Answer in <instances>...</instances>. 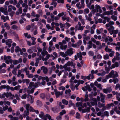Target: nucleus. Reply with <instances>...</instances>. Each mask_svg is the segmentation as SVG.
<instances>
[{
    "mask_svg": "<svg viewBox=\"0 0 120 120\" xmlns=\"http://www.w3.org/2000/svg\"><path fill=\"white\" fill-rule=\"evenodd\" d=\"M77 55L78 57L79 58L80 60H81L82 58V53L81 52L77 53Z\"/></svg>",
    "mask_w": 120,
    "mask_h": 120,
    "instance_id": "24",
    "label": "nucleus"
},
{
    "mask_svg": "<svg viewBox=\"0 0 120 120\" xmlns=\"http://www.w3.org/2000/svg\"><path fill=\"white\" fill-rule=\"evenodd\" d=\"M104 58L105 59H107L109 58V56L108 54H106L104 56Z\"/></svg>",
    "mask_w": 120,
    "mask_h": 120,
    "instance_id": "59",
    "label": "nucleus"
},
{
    "mask_svg": "<svg viewBox=\"0 0 120 120\" xmlns=\"http://www.w3.org/2000/svg\"><path fill=\"white\" fill-rule=\"evenodd\" d=\"M85 87L89 91H91L92 89L90 88L89 85H88L85 86Z\"/></svg>",
    "mask_w": 120,
    "mask_h": 120,
    "instance_id": "40",
    "label": "nucleus"
},
{
    "mask_svg": "<svg viewBox=\"0 0 120 120\" xmlns=\"http://www.w3.org/2000/svg\"><path fill=\"white\" fill-rule=\"evenodd\" d=\"M59 53L61 56L64 57H65L67 56V54L63 52H60Z\"/></svg>",
    "mask_w": 120,
    "mask_h": 120,
    "instance_id": "27",
    "label": "nucleus"
},
{
    "mask_svg": "<svg viewBox=\"0 0 120 120\" xmlns=\"http://www.w3.org/2000/svg\"><path fill=\"white\" fill-rule=\"evenodd\" d=\"M0 11L1 12H3L5 15H8V13L7 8L1 7L0 8Z\"/></svg>",
    "mask_w": 120,
    "mask_h": 120,
    "instance_id": "6",
    "label": "nucleus"
},
{
    "mask_svg": "<svg viewBox=\"0 0 120 120\" xmlns=\"http://www.w3.org/2000/svg\"><path fill=\"white\" fill-rule=\"evenodd\" d=\"M87 44L89 45L88 46V49H89L92 47L93 43L91 41H89L87 43Z\"/></svg>",
    "mask_w": 120,
    "mask_h": 120,
    "instance_id": "19",
    "label": "nucleus"
},
{
    "mask_svg": "<svg viewBox=\"0 0 120 120\" xmlns=\"http://www.w3.org/2000/svg\"><path fill=\"white\" fill-rule=\"evenodd\" d=\"M100 98L101 102L104 103L105 102V95H104L102 93H100Z\"/></svg>",
    "mask_w": 120,
    "mask_h": 120,
    "instance_id": "14",
    "label": "nucleus"
},
{
    "mask_svg": "<svg viewBox=\"0 0 120 120\" xmlns=\"http://www.w3.org/2000/svg\"><path fill=\"white\" fill-rule=\"evenodd\" d=\"M91 101L90 103L92 105L94 106L96 105L97 103V101L96 99L95 98H93L90 99Z\"/></svg>",
    "mask_w": 120,
    "mask_h": 120,
    "instance_id": "4",
    "label": "nucleus"
},
{
    "mask_svg": "<svg viewBox=\"0 0 120 120\" xmlns=\"http://www.w3.org/2000/svg\"><path fill=\"white\" fill-rule=\"evenodd\" d=\"M95 8L97 10V12L98 11L100 13H101L102 12V11L101 9V7L100 6L96 4L95 5Z\"/></svg>",
    "mask_w": 120,
    "mask_h": 120,
    "instance_id": "12",
    "label": "nucleus"
},
{
    "mask_svg": "<svg viewBox=\"0 0 120 120\" xmlns=\"http://www.w3.org/2000/svg\"><path fill=\"white\" fill-rule=\"evenodd\" d=\"M22 82L23 83H26L28 85L30 82V80L28 79H23L22 80Z\"/></svg>",
    "mask_w": 120,
    "mask_h": 120,
    "instance_id": "22",
    "label": "nucleus"
},
{
    "mask_svg": "<svg viewBox=\"0 0 120 120\" xmlns=\"http://www.w3.org/2000/svg\"><path fill=\"white\" fill-rule=\"evenodd\" d=\"M62 103L64 104L67 105L68 104V101L66 100L65 99H63L62 101Z\"/></svg>",
    "mask_w": 120,
    "mask_h": 120,
    "instance_id": "41",
    "label": "nucleus"
},
{
    "mask_svg": "<svg viewBox=\"0 0 120 120\" xmlns=\"http://www.w3.org/2000/svg\"><path fill=\"white\" fill-rule=\"evenodd\" d=\"M47 54H48V52L46 51H45L44 52H41V54L43 56L42 57H43Z\"/></svg>",
    "mask_w": 120,
    "mask_h": 120,
    "instance_id": "51",
    "label": "nucleus"
},
{
    "mask_svg": "<svg viewBox=\"0 0 120 120\" xmlns=\"http://www.w3.org/2000/svg\"><path fill=\"white\" fill-rule=\"evenodd\" d=\"M67 47V45H65L64 46H63V45L60 46V48L62 50H65L66 49Z\"/></svg>",
    "mask_w": 120,
    "mask_h": 120,
    "instance_id": "43",
    "label": "nucleus"
},
{
    "mask_svg": "<svg viewBox=\"0 0 120 120\" xmlns=\"http://www.w3.org/2000/svg\"><path fill=\"white\" fill-rule=\"evenodd\" d=\"M29 114V110H26V111H25L24 112L23 116L25 117L26 116L28 115Z\"/></svg>",
    "mask_w": 120,
    "mask_h": 120,
    "instance_id": "32",
    "label": "nucleus"
},
{
    "mask_svg": "<svg viewBox=\"0 0 120 120\" xmlns=\"http://www.w3.org/2000/svg\"><path fill=\"white\" fill-rule=\"evenodd\" d=\"M57 0H53L51 5H54V7H55L57 4V3L55 2Z\"/></svg>",
    "mask_w": 120,
    "mask_h": 120,
    "instance_id": "34",
    "label": "nucleus"
},
{
    "mask_svg": "<svg viewBox=\"0 0 120 120\" xmlns=\"http://www.w3.org/2000/svg\"><path fill=\"white\" fill-rule=\"evenodd\" d=\"M4 94H5V96L7 98L9 96H11L12 95L11 93L8 92H7L6 93H4Z\"/></svg>",
    "mask_w": 120,
    "mask_h": 120,
    "instance_id": "45",
    "label": "nucleus"
},
{
    "mask_svg": "<svg viewBox=\"0 0 120 120\" xmlns=\"http://www.w3.org/2000/svg\"><path fill=\"white\" fill-rule=\"evenodd\" d=\"M63 68L66 71H70V68L67 67V66L66 65H64L63 66Z\"/></svg>",
    "mask_w": 120,
    "mask_h": 120,
    "instance_id": "29",
    "label": "nucleus"
},
{
    "mask_svg": "<svg viewBox=\"0 0 120 120\" xmlns=\"http://www.w3.org/2000/svg\"><path fill=\"white\" fill-rule=\"evenodd\" d=\"M28 69L27 68H25L24 70L26 73V75L27 76L29 74V72L27 70Z\"/></svg>",
    "mask_w": 120,
    "mask_h": 120,
    "instance_id": "36",
    "label": "nucleus"
},
{
    "mask_svg": "<svg viewBox=\"0 0 120 120\" xmlns=\"http://www.w3.org/2000/svg\"><path fill=\"white\" fill-rule=\"evenodd\" d=\"M103 92L105 93H110L112 91V89L111 88H108L106 89H104L102 90Z\"/></svg>",
    "mask_w": 120,
    "mask_h": 120,
    "instance_id": "10",
    "label": "nucleus"
},
{
    "mask_svg": "<svg viewBox=\"0 0 120 120\" xmlns=\"http://www.w3.org/2000/svg\"><path fill=\"white\" fill-rule=\"evenodd\" d=\"M114 73V71L112 70L111 72L109 73L108 75H107L106 77V79H108L109 78H111L112 77L113 78V75Z\"/></svg>",
    "mask_w": 120,
    "mask_h": 120,
    "instance_id": "11",
    "label": "nucleus"
},
{
    "mask_svg": "<svg viewBox=\"0 0 120 120\" xmlns=\"http://www.w3.org/2000/svg\"><path fill=\"white\" fill-rule=\"evenodd\" d=\"M82 102H78L76 103V106L77 107L79 106H81L82 105Z\"/></svg>",
    "mask_w": 120,
    "mask_h": 120,
    "instance_id": "47",
    "label": "nucleus"
},
{
    "mask_svg": "<svg viewBox=\"0 0 120 120\" xmlns=\"http://www.w3.org/2000/svg\"><path fill=\"white\" fill-rule=\"evenodd\" d=\"M20 87L21 86L20 85H18L17 86L14 87L15 90H19L20 89Z\"/></svg>",
    "mask_w": 120,
    "mask_h": 120,
    "instance_id": "63",
    "label": "nucleus"
},
{
    "mask_svg": "<svg viewBox=\"0 0 120 120\" xmlns=\"http://www.w3.org/2000/svg\"><path fill=\"white\" fill-rule=\"evenodd\" d=\"M23 69H21V70H18V73L17 74V76L18 77H20V75L21 74V73L22 72V70Z\"/></svg>",
    "mask_w": 120,
    "mask_h": 120,
    "instance_id": "38",
    "label": "nucleus"
},
{
    "mask_svg": "<svg viewBox=\"0 0 120 120\" xmlns=\"http://www.w3.org/2000/svg\"><path fill=\"white\" fill-rule=\"evenodd\" d=\"M15 48V52L17 53L19 51H21V49L19 47L16 46V47Z\"/></svg>",
    "mask_w": 120,
    "mask_h": 120,
    "instance_id": "37",
    "label": "nucleus"
},
{
    "mask_svg": "<svg viewBox=\"0 0 120 120\" xmlns=\"http://www.w3.org/2000/svg\"><path fill=\"white\" fill-rule=\"evenodd\" d=\"M41 69L43 70V72L45 74H46L47 72V69L45 67H42Z\"/></svg>",
    "mask_w": 120,
    "mask_h": 120,
    "instance_id": "30",
    "label": "nucleus"
},
{
    "mask_svg": "<svg viewBox=\"0 0 120 120\" xmlns=\"http://www.w3.org/2000/svg\"><path fill=\"white\" fill-rule=\"evenodd\" d=\"M106 14L107 15H109V14H111L112 15H113V11L112 10H111L110 11H108L106 12Z\"/></svg>",
    "mask_w": 120,
    "mask_h": 120,
    "instance_id": "28",
    "label": "nucleus"
},
{
    "mask_svg": "<svg viewBox=\"0 0 120 120\" xmlns=\"http://www.w3.org/2000/svg\"><path fill=\"white\" fill-rule=\"evenodd\" d=\"M78 25H76L75 27L76 30H82L84 28L83 26H81V24L79 22H78Z\"/></svg>",
    "mask_w": 120,
    "mask_h": 120,
    "instance_id": "3",
    "label": "nucleus"
},
{
    "mask_svg": "<svg viewBox=\"0 0 120 120\" xmlns=\"http://www.w3.org/2000/svg\"><path fill=\"white\" fill-rule=\"evenodd\" d=\"M35 17H36L34 19L35 21H38L39 20V18L40 17V15L38 14H37L35 15Z\"/></svg>",
    "mask_w": 120,
    "mask_h": 120,
    "instance_id": "33",
    "label": "nucleus"
},
{
    "mask_svg": "<svg viewBox=\"0 0 120 120\" xmlns=\"http://www.w3.org/2000/svg\"><path fill=\"white\" fill-rule=\"evenodd\" d=\"M88 95L87 94L85 95L84 101L85 102L87 101H89Z\"/></svg>",
    "mask_w": 120,
    "mask_h": 120,
    "instance_id": "31",
    "label": "nucleus"
},
{
    "mask_svg": "<svg viewBox=\"0 0 120 120\" xmlns=\"http://www.w3.org/2000/svg\"><path fill=\"white\" fill-rule=\"evenodd\" d=\"M39 117L41 118L43 120H47L48 118L49 120H50L51 116L49 114H47L45 115L44 112L42 111L40 112V113L39 115Z\"/></svg>",
    "mask_w": 120,
    "mask_h": 120,
    "instance_id": "2",
    "label": "nucleus"
},
{
    "mask_svg": "<svg viewBox=\"0 0 120 120\" xmlns=\"http://www.w3.org/2000/svg\"><path fill=\"white\" fill-rule=\"evenodd\" d=\"M13 63L14 65H15L19 63V62L17 60H13Z\"/></svg>",
    "mask_w": 120,
    "mask_h": 120,
    "instance_id": "53",
    "label": "nucleus"
},
{
    "mask_svg": "<svg viewBox=\"0 0 120 120\" xmlns=\"http://www.w3.org/2000/svg\"><path fill=\"white\" fill-rule=\"evenodd\" d=\"M8 12H11L12 11V5H10L8 6Z\"/></svg>",
    "mask_w": 120,
    "mask_h": 120,
    "instance_id": "61",
    "label": "nucleus"
},
{
    "mask_svg": "<svg viewBox=\"0 0 120 120\" xmlns=\"http://www.w3.org/2000/svg\"><path fill=\"white\" fill-rule=\"evenodd\" d=\"M89 9L87 8L85 9L84 11V14H88L89 13Z\"/></svg>",
    "mask_w": 120,
    "mask_h": 120,
    "instance_id": "52",
    "label": "nucleus"
},
{
    "mask_svg": "<svg viewBox=\"0 0 120 120\" xmlns=\"http://www.w3.org/2000/svg\"><path fill=\"white\" fill-rule=\"evenodd\" d=\"M4 26L6 29L8 30H9L10 29V27L7 22H5L4 24Z\"/></svg>",
    "mask_w": 120,
    "mask_h": 120,
    "instance_id": "35",
    "label": "nucleus"
},
{
    "mask_svg": "<svg viewBox=\"0 0 120 120\" xmlns=\"http://www.w3.org/2000/svg\"><path fill=\"white\" fill-rule=\"evenodd\" d=\"M74 104L72 103L71 101H69V107H71L72 106H74Z\"/></svg>",
    "mask_w": 120,
    "mask_h": 120,
    "instance_id": "56",
    "label": "nucleus"
},
{
    "mask_svg": "<svg viewBox=\"0 0 120 120\" xmlns=\"http://www.w3.org/2000/svg\"><path fill=\"white\" fill-rule=\"evenodd\" d=\"M86 35L85 34H83V38L86 40H87L90 39V37L87 36H86Z\"/></svg>",
    "mask_w": 120,
    "mask_h": 120,
    "instance_id": "25",
    "label": "nucleus"
},
{
    "mask_svg": "<svg viewBox=\"0 0 120 120\" xmlns=\"http://www.w3.org/2000/svg\"><path fill=\"white\" fill-rule=\"evenodd\" d=\"M105 50L106 52H111L112 51L111 49L108 48V46H107L105 48Z\"/></svg>",
    "mask_w": 120,
    "mask_h": 120,
    "instance_id": "44",
    "label": "nucleus"
},
{
    "mask_svg": "<svg viewBox=\"0 0 120 120\" xmlns=\"http://www.w3.org/2000/svg\"><path fill=\"white\" fill-rule=\"evenodd\" d=\"M1 19L3 20V22H5L6 21V20H9V17L8 16H7L5 17L3 15H2L1 16Z\"/></svg>",
    "mask_w": 120,
    "mask_h": 120,
    "instance_id": "17",
    "label": "nucleus"
},
{
    "mask_svg": "<svg viewBox=\"0 0 120 120\" xmlns=\"http://www.w3.org/2000/svg\"><path fill=\"white\" fill-rule=\"evenodd\" d=\"M119 66V64L117 62H116L112 65L110 67V68L111 69H112L118 67Z\"/></svg>",
    "mask_w": 120,
    "mask_h": 120,
    "instance_id": "8",
    "label": "nucleus"
},
{
    "mask_svg": "<svg viewBox=\"0 0 120 120\" xmlns=\"http://www.w3.org/2000/svg\"><path fill=\"white\" fill-rule=\"evenodd\" d=\"M111 18L113 19L114 21H115L117 19V17L115 16L114 15H112L111 17Z\"/></svg>",
    "mask_w": 120,
    "mask_h": 120,
    "instance_id": "50",
    "label": "nucleus"
},
{
    "mask_svg": "<svg viewBox=\"0 0 120 120\" xmlns=\"http://www.w3.org/2000/svg\"><path fill=\"white\" fill-rule=\"evenodd\" d=\"M104 20H106L108 22H109L110 19V18H109L107 17H104Z\"/></svg>",
    "mask_w": 120,
    "mask_h": 120,
    "instance_id": "58",
    "label": "nucleus"
},
{
    "mask_svg": "<svg viewBox=\"0 0 120 120\" xmlns=\"http://www.w3.org/2000/svg\"><path fill=\"white\" fill-rule=\"evenodd\" d=\"M90 108L89 107H87L86 109H83L82 110V112H89L90 110Z\"/></svg>",
    "mask_w": 120,
    "mask_h": 120,
    "instance_id": "23",
    "label": "nucleus"
},
{
    "mask_svg": "<svg viewBox=\"0 0 120 120\" xmlns=\"http://www.w3.org/2000/svg\"><path fill=\"white\" fill-rule=\"evenodd\" d=\"M114 74L113 75V78H114L116 77H117L118 76V74L116 72H114Z\"/></svg>",
    "mask_w": 120,
    "mask_h": 120,
    "instance_id": "55",
    "label": "nucleus"
},
{
    "mask_svg": "<svg viewBox=\"0 0 120 120\" xmlns=\"http://www.w3.org/2000/svg\"><path fill=\"white\" fill-rule=\"evenodd\" d=\"M80 4V3L79 2L77 3L76 4V6L79 9H80L81 8H83L84 7H82V5H81V4L80 6H79Z\"/></svg>",
    "mask_w": 120,
    "mask_h": 120,
    "instance_id": "39",
    "label": "nucleus"
},
{
    "mask_svg": "<svg viewBox=\"0 0 120 120\" xmlns=\"http://www.w3.org/2000/svg\"><path fill=\"white\" fill-rule=\"evenodd\" d=\"M4 60L5 61V63L7 64H9V62L8 61L7 57L6 55L4 56Z\"/></svg>",
    "mask_w": 120,
    "mask_h": 120,
    "instance_id": "46",
    "label": "nucleus"
},
{
    "mask_svg": "<svg viewBox=\"0 0 120 120\" xmlns=\"http://www.w3.org/2000/svg\"><path fill=\"white\" fill-rule=\"evenodd\" d=\"M35 87V86L34 83L33 82H30L29 83L28 88L30 89H31L27 90L28 93L29 94H30V93H33L34 91Z\"/></svg>",
    "mask_w": 120,
    "mask_h": 120,
    "instance_id": "1",
    "label": "nucleus"
},
{
    "mask_svg": "<svg viewBox=\"0 0 120 120\" xmlns=\"http://www.w3.org/2000/svg\"><path fill=\"white\" fill-rule=\"evenodd\" d=\"M104 115L108 117L109 115V112L107 111H105L104 112Z\"/></svg>",
    "mask_w": 120,
    "mask_h": 120,
    "instance_id": "60",
    "label": "nucleus"
},
{
    "mask_svg": "<svg viewBox=\"0 0 120 120\" xmlns=\"http://www.w3.org/2000/svg\"><path fill=\"white\" fill-rule=\"evenodd\" d=\"M3 103L4 105L7 104L8 105H9L10 104V103L8 101H3Z\"/></svg>",
    "mask_w": 120,
    "mask_h": 120,
    "instance_id": "64",
    "label": "nucleus"
},
{
    "mask_svg": "<svg viewBox=\"0 0 120 120\" xmlns=\"http://www.w3.org/2000/svg\"><path fill=\"white\" fill-rule=\"evenodd\" d=\"M118 30H114L113 31H112L110 34L111 35L113 34H117L118 33Z\"/></svg>",
    "mask_w": 120,
    "mask_h": 120,
    "instance_id": "49",
    "label": "nucleus"
},
{
    "mask_svg": "<svg viewBox=\"0 0 120 120\" xmlns=\"http://www.w3.org/2000/svg\"><path fill=\"white\" fill-rule=\"evenodd\" d=\"M12 42V41L11 39H9L6 40V44L9 47H10L11 46V43Z\"/></svg>",
    "mask_w": 120,
    "mask_h": 120,
    "instance_id": "13",
    "label": "nucleus"
},
{
    "mask_svg": "<svg viewBox=\"0 0 120 120\" xmlns=\"http://www.w3.org/2000/svg\"><path fill=\"white\" fill-rule=\"evenodd\" d=\"M75 64H73V62L69 61L64 65H66L67 66H69L71 65L75 66Z\"/></svg>",
    "mask_w": 120,
    "mask_h": 120,
    "instance_id": "15",
    "label": "nucleus"
},
{
    "mask_svg": "<svg viewBox=\"0 0 120 120\" xmlns=\"http://www.w3.org/2000/svg\"><path fill=\"white\" fill-rule=\"evenodd\" d=\"M105 105L104 104L102 103H101L100 102H99L98 104V107L99 108H101Z\"/></svg>",
    "mask_w": 120,
    "mask_h": 120,
    "instance_id": "26",
    "label": "nucleus"
},
{
    "mask_svg": "<svg viewBox=\"0 0 120 120\" xmlns=\"http://www.w3.org/2000/svg\"><path fill=\"white\" fill-rule=\"evenodd\" d=\"M46 55H47L46 56V57L45 58H44L43 57H42L41 59H42V60L43 61H47V60L50 57V55L48 54Z\"/></svg>",
    "mask_w": 120,
    "mask_h": 120,
    "instance_id": "21",
    "label": "nucleus"
},
{
    "mask_svg": "<svg viewBox=\"0 0 120 120\" xmlns=\"http://www.w3.org/2000/svg\"><path fill=\"white\" fill-rule=\"evenodd\" d=\"M87 6V7L89 8L90 9H94V5L92 4L91 5H90L89 6Z\"/></svg>",
    "mask_w": 120,
    "mask_h": 120,
    "instance_id": "54",
    "label": "nucleus"
},
{
    "mask_svg": "<svg viewBox=\"0 0 120 120\" xmlns=\"http://www.w3.org/2000/svg\"><path fill=\"white\" fill-rule=\"evenodd\" d=\"M118 88L119 90H120V85L119 84H117L116 85L115 89H117Z\"/></svg>",
    "mask_w": 120,
    "mask_h": 120,
    "instance_id": "62",
    "label": "nucleus"
},
{
    "mask_svg": "<svg viewBox=\"0 0 120 120\" xmlns=\"http://www.w3.org/2000/svg\"><path fill=\"white\" fill-rule=\"evenodd\" d=\"M12 28L14 30H18V26L16 25H13L12 26Z\"/></svg>",
    "mask_w": 120,
    "mask_h": 120,
    "instance_id": "48",
    "label": "nucleus"
},
{
    "mask_svg": "<svg viewBox=\"0 0 120 120\" xmlns=\"http://www.w3.org/2000/svg\"><path fill=\"white\" fill-rule=\"evenodd\" d=\"M10 86L8 85H2L0 86V90H1L3 89H5L6 88L7 90H9L10 89Z\"/></svg>",
    "mask_w": 120,
    "mask_h": 120,
    "instance_id": "9",
    "label": "nucleus"
},
{
    "mask_svg": "<svg viewBox=\"0 0 120 120\" xmlns=\"http://www.w3.org/2000/svg\"><path fill=\"white\" fill-rule=\"evenodd\" d=\"M92 16V15L91 13H90L89 14L88 16L87 15H86L85 17L86 19L89 21H91L92 20V19L91 17Z\"/></svg>",
    "mask_w": 120,
    "mask_h": 120,
    "instance_id": "7",
    "label": "nucleus"
},
{
    "mask_svg": "<svg viewBox=\"0 0 120 120\" xmlns=\"http://www.w3.org/2000/svg\"><path fill=\"white\" fill-rule=\"evenodd\" d=\"M42 56H41V55H40L39 58L37 59L36 60V62L35 63V65L36 66H37L38 65V63L39 62V60H41V59Z\"/></svg>",
    "mask_w": 120,
    "mask_h": 120,
    "instance_id": "16",
    "label": "nucleus"
},
{
    "mask_svg": "<svg viewBox=\"0 0 120 120\" xmlns=\"http://www.w3.org/2000/svg\"><path fill=\"white\" fill-rule=\"evenodd\" d=\"M97 45L100 46L99 47L100 49H101L102 48V46L101 45V43L98 41H96L95 43Z\"/></svg>",
    "mask_w": 120,
    "mask_h": 120,
    "instance_id": "42",
    "label": "nucleus"
},
{
    "mask_svg": "<svg viewBox=\"0 0 120 120\" xmlns=\"http://www.w3.org/2000/svg\"><path fill=\"white\" fill-rule=\"evenodd\" d=\"M114 27L113 26L111 25L110 27L108 29L109 32L110 33V34L114 30Z\"/></svg>",
    "mask_w": 120,
    "mask_h": 120,
    "instance_id": "18",
    "label": "nucleus"
},
{
    "mask_svg": "<svg viewBox=\"0 0 120 120\" xmlns=\"http://www.w3.org/2000/svg\"><path fill=\"white\" fill-rule=\"evenodd\" d=\"M94 77L93 75L91 74H90L89 75L86 77V78L88 80H90V79H93Z\"/></svg>",
    "mask_w": 120,
    "mask_h": 120,
    "instance_id": "20",
    "label": "nucleus"
},
{
    "mask_svg": "<svg viewBox=\"0 0 120 120\" xmlns=\"http://www.w3.org/2000/svg\"><path fill=\"white\" fill-rule=\"evenodd\" d=\"M65 53L67 54V56L69 55L70 56L73 53V49L72 48H69L65 52Z\"/></svg>",
    "mask_w": 120,
    "mask_h": 120,
    "instance_id": "5",
    "label": "nucleus"
},
{
    "mask_svg": "<svg viewBox=\"0 0 120 120\" xmlns=\"http://www.w3.org/2000/svg\"><path fill=\"white\" fill-rule=\"evenodd\" d=\"M66 113V112L64 110H63L62 111L60 112V114L61 115H62L63 114H65Z\"/></svg>",
    "mask_w": 120,
    "mask_h": 120,
    "instance_id": "57",
    "label": "nucleus"
}]
</instances>
